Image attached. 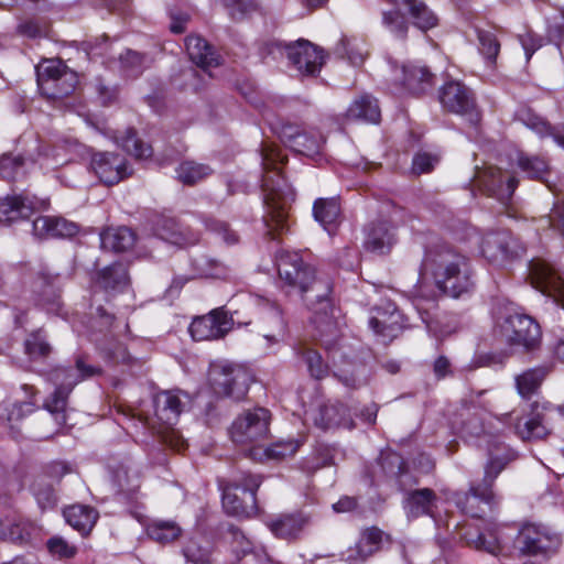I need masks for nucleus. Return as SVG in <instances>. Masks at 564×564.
<instances>
[{
	"label": "nucleus",
	"mask_w": 564,
	"mask_h": 564,
	"mask_svg": "<svg viewBox=\"0 0 564 564\" xmlns=\"http://www.w3.org/2000/svg\"><path fill=\"white\" fill-rule=\"evenodd\" d=\"M276 268L281 281L292 291H296L307 307L314 311L313 322L319 329L321 336L326 332L334 334L336 327L328 317L329 295L333 290L329 279L318 276L315 268L304 262L299 252L279 251Z\"/></svg>",
	"instance_id": "obj_1"
},
{
	"label": "nucleus",
	"mask_w": 564,
	"mask_h": 564,
	"mask_svg": "<svg viewBox=\"0 0 564 564\" xmlns=\"http://www.w3.org/2000/svg\"><path fill=\"white\" fill-rule=\"evenodd\" d=\"M285 160L286 158L278 147L267 142L262 143L263 175L261 186L267 208L263 220L268 227V232L272 236L274 231H282L288 228L289 208L293 202V195L285 191V181L280 171V165Z\"/></svg>",
	"instance_id": "obj_2"
},
{
	"label": "nucleus",
	"mask_w": 564,
	"mask_h": 564,
	"mask_svg": "<svg viewBox=\"0 0 564 564\" xmlns=\"http://www.w3.org/2000/svg\"><path fill=\"white\" fill-rule=\"evenodd\" d=\"M422 268L432 273L436 286L451 297H462L475 288L469 259L448 246L427 251Z\"/></svg>",
	"instance_id": "obj_3"
},
{
	"label": "nucleus",
	"mask_w": 564,
	"mask_h": 564,
	"mask_svg": "<svg viewBox=\"0 0 564 564\" xmlns=\"http://www.w3.org/2000/svg\"><path fill=\"white\" fill-rule=\"evenodd\" d=\"M517 458L516 453L499 442L490 443L489 459L485 465V475L479 484H471L468 491H457L452 496L456 507L470 517H480L479 502L490 508L499 505L500 498L494 492V485L502 470Z\"/></svg>",
	"instance_id": "obj_4"
},
{
	"label": "nucleus",
	"mask_w": 564,
	"mask_h": 564,
	"mask_svg": "<svg viewBox=\"0 0 564 564\" xmlns=\"http://www.w3.org/2000/svg\"><path fill=\"white\" fill-rule=\"evenodd\" d=\"M154 414L150 417L142 412L132 411L131 416H138L141 422L156 430L162 443L182 452L187 447L186 441L173 426L188 403V395L181 390H165L156 393L152 400Z\"/></svg>",
	"instance_id": "obj_5"
},
{
	"label": "nucleus",
	"mask_w": 564,
	"mask_h": 564,
	"mask_svg": "<svg viewBox=\"0 0 564 564\" xmlns=\"http://www.w3.org/2000/svg\"><path fill=\"white\" fill-rule=\"evenodd\" d=\"M99 372V368L87 365L83 358H77L74 366L57 367L52 370L50 379L56 389L45 400L44 408L54 416L58 425L66 424L67 398L73 388L82 380Z\"/></svg>",
	"instance_id": "obj_6"
},
{
	"label": "nucleus",
	"mask_w": 564,
	"mask_h": 564,
	"mask_svg": "<svg viewBox=\"0 0 564 564\" xmlns=\"http://www.w3.org/2000/svg\"><path fill=\"white\" fill-rule=\"evenodd\" d=\"M262 482L260 475L240 471L223 486V506L227 513L252 517L258 512L256 492Z\"/></svg>",
	"instance_id": "obj_7"
},
{
	"label": "nucleus",
	"mask_w": 564,
	"mask_h": 564,
	"mask_svg": "<svg viewBox=\"0 0 564 564\" xmlns=\"http://www.w3.org/2000/svg\"><path fill=\"white\" fill-rule=\"evenodd\" d=\"M208 380L216 394L239 401L246 397L252 378L245 367L221 361L210 365Z\"/></svg>",
	"instance_id": "obj_8"
},
{
	"label": "nucleus",
	"mask_w": 564,
	"mask_h": 564,
	"mask_svg": "<svg viewBox=\"0 0 564 564\" xmlns=\"http://www.w3.org/2000/svg\"><path fill=\"white\" fill-rule=\"evenodd\" d=\"M562 544L561 536L549 525L542 523H524L518 531L514 546L525 556L550 557Z\"/></svg>",
	"instance_id": "obj_9"
},
{
	"label": "nucleus",
	"mask_w": 564,
	"mask_h": 564,
	"mask_svg": "<svg viewBox=\"0 0 564 564\" xmlns=\"http://www.w3.org/2000/svg\"><path fill=\"white\" fill-rule=\"evenodd\" d=\"M438 100L445 111L463 117L471 126H477L481 120L476 95L463 82H446L438 90Z\"/></svg>",
	"instance_id": "obj_10"
},
{
	"label": "nucleus",
	"mask_w": 564,
	"mask_h": 564,
	"mask_svg": "<svg viewBox=\"0 0 564 564\" xmlns=\"http://www.w3.org/2000/svg\"><path fill=\"white\" fill-rule=\"evenodd\" d=\"M78 83L77 75L63 62L46 61L37 68V86L48 99H62L69 96Z\"/></svg>",
	"instance_id": "obj_11"
},
{
	"label": "nucleus",
	"mask_w": 564,
	"mask_h": 564,
	"mask_svg": "<svg viewBox=\"0 0 564 564\" xmlns=\"http://www.w3.org/2000/svg\"><path fill=\"white\" fill-rule=\"evenodd\" d=\"M271 413L265 408H254L245 411L231 424L229 434L236 444H259L265 441L270 433Z\"/></svg>",
	"instance_id": "obj_12"
},
{
	"label": "nucleus",
	"mask_w": 564,
	"mask_h": 564,
	"mask_svg": "<svg viewBox=\"0 0 564 564\" xmlns=\"http://www.w3.org/2000/svg\"><path fill=\"white\" fill-rule=\"evenodd\" d=\"M267 46L270 54L275 51L281 53L284 50L290 64L302 75L315 76L321 72L325 62L323 51L307 40L288 44L271 42Z\"/></svg>",
	"instance_id": "obj_13"
},
{
	"label": "nucleus",
	"mask_w": 564,
	"mask_h": 564,
	"mask_svg": "<svg viewBox=\"0 0 564 564\" xmlns=\"http://www.w3.org/2000/svg\"><path fill=\"white\" fill-rule=\"evenodd\" d=\"M523 252V246L509 230L490 231L482 238L481 253L495 265L502 267Z\"/></svg>",
	"instance_id": "obj_14"
},
{
	"label": "nucleus",
	"mask_w": 564,
	"mask_h": 564,
	"mask_svg": "<svg viewBox=\"0 0 564 564\" xmlns=\"http://www.w3.org/2000/svg\"><path fill=\"white\" fill-rule=\"evenodd\" d=\"M529 278L533 288L564 308V279L551 263L541 259L531 260Z\"/></svg>",
	"instance_id": "obj_15"
},
{
	"label": "nucleus",
	"mask_w": 564,
	"mask_h": 564,
	"mask_svg": "<svg viewBox=\"0 0 564 564\" xmlns=\"http://www.w3.org/2000/svg\"><path fill=\"white\" fill-rule=\"evenodd\" d=\"M475 183L488 196H492L501 203L511 199L518 181L509 172H502L499 167L488 166L477 169Z\"/></svg>",
	"instance_id": "obj_16"
},
{
	"label": "nucleus",
	"mask_w": 564,
	"mask_h": 564,
	"mask_svg": "<svg viewBox=\"0 0 564 564\" xmlns=\"http://www.w3.org/2000/svg\"><path fill=\"white\" fill-rule=\"evenodd\" d=\"M232 325V315H228L223 307H218L206 315L195 317L188 330L195 340H215L225 337Z\"/></svg>",
	"instance_id": "obj_17"
},
{
	"label": "nucleus",
	"mask_w": 564,
	"mask_h": 564,
	"mask_svg": "<svg viewBox=\"0 0 564 564\" xmlns=\"http://www.w3.org/2000/svg\"><path fill=\"white\" fill-rule=\"evenodd\" d=\"M505 332L511 345L522 346L525 350H533L541 343L539 324L524 314H512L506 318Z\"/></svg>",
	"instance_id": "obj_18"
},
{
	"label": "nucleus",
	"mask_w": 564,
	"mask_h": 564,
	"mask_svg": "<svg viewBox=\"0 0 564 564\" xmlns=\"http://www.w3.org/2000/svg\"><path fill=\"white\" fill-rule=\"evenodd\" d=\"M48 200L26 193L0 198V224L29 218L34 212L46 210Z\"/></svg>",
	"instance_id": "obj_19"
},
{
	"label": "nucleus",
	"mask_w": 564,
	"mask_h": 564,
	"mask_svg": "<svg viewBox=\"0 0 564 564\" xmlns=\"http://www.w3.org/2000/svg\"><path fill=\"white\" fill-rule=\"evenodd\" d=\"M281 141L294 152L314 156L318 154L323 145V137L316 130H303L293 123H283L279 131Z\"/></svg>",
	"instance_id": "obj_20"
},
{
	"label": "nucleus",
	"mask_w": 564,
	"mask_h": 564,
	"mask_svg": "<svg viewBox=\"0 0 564 564\" xmlns=\"http://www.w3.org/2000/svg\"><path fill=\"white\" fill-rule=\"evenodd\" d=\"M90 166L99 180L107 185H115L131 175L126 160L116 153H95Z\"/></svg>",
	"instance_id": "obj_21"
},
{
	"label": "nucleus",
	"mask_w": 564,
	"mask_h": 564,
	"mask_svg": "<svg viewBox=\"0 0 564 564\" xmlns=\"http://www.w3.org/2000/svg\"><path fill=\"white\" fill-rule=\"evenodd\" d=\"M501 529L502 525L495 522L488 523L482 532L467 525L459 531V538L470 547L497 555L502 551Z\"/></svg>",
	"instance_id": "obj_22"
},
{
	"label": "nucleus",
	"mask_w": 564,
	"mask_h": 564,
	"mask_svg": "<svg viewBox=\"0 0 564 564\" xmlns=\"http://www.w3.org/2000/svg\"><path fill=\"white\" fill-rule=\"evenodd\" d=\"M32 232L41 239L70 238L78 232V226L63 217L41 216L33 220Z\"/></svg>",
	"instance_id": "obj_23"
},
{
	"label": "nucleus",
	"mask_w": 564,
	"mask_h": 564,
	"mask_svg": "<svg viewBox=\"0 0 564 564\" xmlns=\"http://www.w3.org/2000/svg\"><path fill=\"white\" fill-rule=\"evenodd\" d=\"M438 497L430 488L409 490L403 500V508L409 519L422 516L433 517L437 507Z\"/></svg>",
	"instance_id": "obj_24"
},
{
	"label": "nucleus",
	"mask_w": 564,
	"mask_h": 564,
	"mask_svg": "<svg viewBox=\"0 0 564 564\" xmlns=\"http://www.w3.org/2000/svg\"><path fill=\"white\" fill-rule=\"evenodd\" d=\"M475 399L471 395L469 400L463 401V409L465 413H462L460 415L464 417L460 425V433L466 437H475L481 440L487 447V454L489 455V445L494 442H499L503 445H506L499 436L488 434L485 431L484 426V420L479 415L478 412L470 413V406H475Z\"/></svg>",
	"instance_id": "obj_25"
},
{
	"label": "nucleus",
	"mask_w": 564,
	"mask_h": 564,
	"mask_svg": "<svg viewBox=\"0 0 564 564\" xmlns=\"http://www.w3.org/2000/svg\"><path fill=\"white\" fill-rule=\"evenodd\" d=\"M382 535L383 532L375 527L365 530L355 546L349 547L343 554L345 561L348 564H364L380 549Z\"/></svg>",
	"instance_id": "obj_26"
},
{
	"label": "nucleus",
	"mask_w": 564,
	"mask_h": 564,
	"mask_svg": "<svg viewBox=\"0 0 564 564\" xmlns=\"http://www.w3.org/2000/svg\"><path fill=\"white\" fill-rule=\"evenodd\" d=\"M185 47L191 61L202 68L203 72H208L220 64V56L214 47L198 35L187 36Z\"/></svg>",
	"instance_id": "obj_27"
},
{
	"label": "nucleus",
	"mask_w": 564,
	"mask_h": 564,
	"mask_svg": "<svg viewBox=\"0 0 564 564\" xmlns=\"http://www.w3.org/2000/svg\"><path fill=\"white\" fill-rule=\"evenodd\" d=\"M155 235L159 239L180 247L198 241L197 234L181 226L174 218L167 217H162L156 221Z\"/></svg>",
	"instance_id": "obj_28"
},
{
	"label": "nucleus",
	"mask_w": 564,
	"mask_h": 564,
	"mask_svg": "<svg viewBox=\"0 0 564 564\" xmlns=\"http://www.w3.org/2000/svg\"><path fill=\"white\" fill-rule=\"evenodd\" d=\"M314 421L315 424L323 430L337 426H343L346 429L354 427V420L350 409L339 402L323 405Z\"/></svg>",
	"instance_id": "obj_29"
},
{
	"label": "nucleus",
	"mask_w": 564,
	"mask_h": 564,
	"mask_svg": "<svg viewBox=\"0 0 564 564\" xmlns=\"http://www.w3.org/2000/svg\"><path fill=\"white\" fill-rule=\"evenodd\" d=\"M403 85L413 95L427 93L434 86L435 76L426 66L408 64L402 66Z\"/></svg>",
	"instance_id": "obj_30"
},
{
	"label": "nucleus",
	"mask_w": 564,
	"mask_h": 564,
	"mask_svg": "<svg viewBox=\"0 0 564 564\" xmlns=\"http://www.w3.org/2000/svg\"><path fill=\"white\" fill-rule=\"evenodd\" d=\"M380 464L386 474L397 477L401 491L408 494L409 490H412L411 487L417 484L416 478L409 473L404 459L398 453L381 454Z\"/></svg>",
	"instance_id": "obj_31"
},
{
	"label": "nucleus",
	"mask_w": 564,
	"mask_h": 564,
	"mask_svg": "<svg viewBox=\"0 0 564 564\" xmlns=\"http://www.w3.org/2000/svg\"><path fill=\"white\" fill-rule=\"evenodd\" d=\"M395 241L394 228L387 221H378L371 225L365 246L372 252L384 254L391 250Z\"/></svg>",
	"instance_id": "obj_32"
},
{
	"label": "nucleus",
	"mask_w": 564,
	"mask_h": 564,
	"mask_svg": "<svg viewBox=\"0 0 564 564\" xmlns=\"http://www.w3.org/2000/svg\"><path fill=\"white\" fill-rule=\"evenodd\" d=\"M307 522L308 519L302 512L285 513L270 520L268 527L280 539H296Z\"/></svg>",
	"instance_id": "obj_33"
},
{
	"label": "nucleus",
	"mask_w": 564,
	"mask_h": 564,
	"mask_svg": "<svg viewBox=\"0 0 564 564\" xmlns=\"http://www.w3.org/2000/svg\"><path fill=\"white\" fill-rule=\"evenodd\" d=\"M35 527L29 520L20 517L7 518L0 520V539L18 544H24L31 541Z\"/></svg>",
	"instance_id": "obj_34"
},
{
	"label": "nucleus",
	"mask_w": 564,
	"mask_h": 564,
	"mask_svg": "<svg viewBox=\"0 0 564 564\" xmlns=\"http://www.w3.org/2000/svg\"><path fill=\"white\" fill-rule=\"evenodd\" d=\"M518 118L525 127L541 138L552 137L558 145L564 148V123L552 127L549 122L529 110L520 111Z\"/></svg>",
	"instance_id": "obj_35"
},
{
	"label": "nucleus",
	"mask_w": 564,
	"mask_h": 564,
	"mask_svg": "<svg viewBox=\"0 0 564 564\" xmlns=\"http://www.w3.org/2000/svg\"><path fill=\"white\" fill-rule=\"evenodd\" d=\"M134 232L128 227L108 228L100 234V246L104 250L124 252L133 247Z\"/></svg>",
	"instance_id": "obj_36"
},
{
	"label": "nucleus",
	"mask_w": 564,
	"mask_h": 564,
	"mask_svg": "<svg viewBox=\"0 0 564 564\" xmlns=\"http://www.w3.org/2000/svg\"><path fill=\"white\" fill-rule=\"evenodd\" d=\"M64 518L70 527L86 535L94 528L98 513L91 507L74 505L64 510Z\"/></svg>",
	"instance_id": "obj_37"
},
{
	"label": "nucleus",
	"mask_w": 564,
	"mask_h": 564,
	"mask_svg": "<svg viewBox=\"0 0 564 564\" xmlns=\"http://www.w3.org/2000/svg\"><path fill=\"white\" fill-rule=\"evenodd\" d=\"M397 7H405L409 10L414 25L422 30L427 31L437 25V17L420 0H389Z\"/></svg>",
	"instance_id": "obj_38"
},
{
	"label": "nucleus",
	"mask_w": 564,
	"mask_h": 564,
	"mask_svg": "<svg viewBox=\"0 0 564 564\" xmlns=\"http://www.w3.org/2000/svg\"><path fill=\"white\" fill-rule=\"evenodd\" d=\"M346 116L348 119L377 123L381 112L377 99L370 95H362L349 106Z\"/></svg>",
	"instance_id": "obj_39"
},
{
	"label": "nucleus",
	"mask_w": 564,
	"mask_h": 564,
	"mask_svg": "<svg viewBox=\"0 0 564 564\" xmlns=\"http://www.w3.org/2000/svg\"><path fill=\"white\" fill-rule=\"evenodd\" d=\"M263 322L265 324L263 338L269 345L279 343L285 335L286 323L278 304H269V308L263 316Z\"/></svg>",
	"instance_id": "obj_40"
},
{
	"label": "nucleus",
	"mask_w": 564,
	"mask_h": 564,
	"mask_svg": "<svg viewBox=\"0 0 564 564\" xmlns=\"http://www.w3.org/2000/svg\"><path fill=\"white\" fill-rule=\"evenodd\" d=\"M313 215L328 234H333L340 216V206L334 198H318L314 203Z\"/></svg>",
	"instance_id": "obj_41"
},
{
	"label": "nucleus",
	"mask_w": 564,
	"mask_h": 564,
	"mask_svg": "<svg viewBox=\"0 0 564 564\" xmlns=\"http://www.w3.org/2000/svg\"><path fill=\"white\" fill-rule=\"evenodd\" d=\"M128 269L123 263L115 262L98 273L97 283L105 290L122 291L129 285Z\"/></svg>",
	"instance_id": "obj_42"
},
{
	"label": "nucleus",
	"mask_w": 564,
	"mask_h": 564,
	"mask_svg": "<svg viewBox=\"0 0 564 564\" xmlns=\"http://www.w3.org/2000/svg\"><path fill=\"white\" fill-rule=\"evenodd\" d=\"M401 314L392 307L390 314L388 311L378 310V314L369 319V326L371 329L384 338H393L398 332L402 328L400 323Z\"/></svg>",
	"instance_id": "obj_43"
},
{
	"label": "nucleus",
	"mask_w": 564,
	"mask_h": 564,
	"mask_svg": "<svg viewBox=\"0 0 564 564\" xmlns=\"http://www.w3.org/2000/svg\"><path fill=\"white\" fill-rule=\"evenodd\" d=\"M187 563L213 564V546L209 541L202 536L191 538L182 549Z\"/></svg>",
	"instance_id": "obj_44"
},
{
	"label": "nucleus",
	"mask_w": 564,
	"mask_h": 564,
	"mask_svg": "<svg viewBox=\"0 0 564 564\" xmlns=\"http://www.w3.org/2000/svg\"><path fill=\"white\" fill-rule=\"evenodd\" d=\"M214 170L204 163L183 161L176 169L177 180L184 185H195L213 174Z\"/></svg>",
	"instance_id": "obj_45"
},
{
	"label": "nucleus",
	"mask_w": 564,
	"mask_h": 564,
	"mask_svg": "<svg viewBox=\"0 0 564 564\" xmlns=\"http://www.w3.org/2000/svg\"><path fill=\"white\" fill-rule=\"evenodd\" d=\"M518 166L528 177L549 184L546 176L550 174L547 162L540 156H530L521 153L518 156ZM550 187V185H547Z\"/></svg>",
	"instance_id": "obj_46"
},
{
	"label": "nucleus",
	"mask_w": 564,
	"mask_h": 564,
	"mask_svg": "<svg viewBox=\"0 0 564 564\" xmlns=\"http://www.w3.org/2000/svg\"><path fill=\"white\" fill-rule=\"evenodd\" d=\"M118 68L127 77H137L142 74L147 67V56L127 48L118 57Z\"/></svg>",
	"instance_id": "obj_47"
},
{
	"label": "nucleus",
	"mask_w": 564,
	"mask_h": 564,
	"mask_svg": "<svg viewBox=\"0 0 564 564\" xmlns=\"http://www.w3.org/2000/svg\"><path fill=\"white\" fill-rule=\"evenodd\" d=\"M148 535L160 544H167L180 538L182 530L172 521H154L147 529Z\"/></svg>",
	"instance_id": "obj_48"
},
{
	"label": "nucleus",
	"mask_w": 564,
	"mask_h": 564,
	"mask_svg": "<svg viewBox=\"0 0 564 564\" xmlns=\"http://www.w3.org/2000/svg\"><path fill=\"white\" fill-rule=\"evenodd\" d=\"M516 433L523 441L541 440L549 434L544 424V416L541 413L534 414L523 423L516 425Z\"/></svg>",
	"instance_id": "obj_49"
},
{
	"label": "nucleus",
	"mask_w": 564,
	"mask_h": 564,
	"mask_svg": "<svg viewBox=\"0 0 564 564\" xmlns=\"http://www.w3.org/2000/svg\"><path fill=\"white\" fill-rule=\"evenodd\" d=\"M545 377L543 368L529 369L516 378L518 392L523 398H529L540 387Z\"/></svg>",
	"instance_id": "obj_50"
},
{
	"label": "nucleus",
	"mask_w": 564,
	"mask_h": 564,
	"mask_svg": "<svg viewBox=\"0 0 564 564\" xmlns=\"http://www.w3.org/2000/svg\"><path fill=\"white\" fill-rule=\"evenodd\" d=\"M120 145L129 154L135 159H148L152 155V147L144 143L137 137L134 129H128L126 134L120 139Z\"/></svg>",
	"instance_id": "obj_51"
},
{
	"label": "nucleus",
	"mask_w": 564,
	"mask_h": 564,
	"mask_svg": "<svg viewBox=\"0 0 564 564\" xmlns=\"http://www.w3.org/2000/svg\"><path fill=\"white\" fill-rule=\"evenodd\" d=\"M476 33L480 54L488 63L494 64L500 51V43L497 40V36L491 31L482 29H476Z\"/></svg>",
	"instance_id": "obj_52"
},
{
	"label": "nucleus",
	"mask_w": 564,
	"mask_h": 564,
	"mask_svg": "<svg viewBox=\"0 0 564 564\" xmlns=\"http://www.w3.org/2000/svg\"><path fill=\"white\" fill-rule=\"evenodd\" d=\"M25 352L32 358L46 357L52 348L41 329L32 333L25 340Z\"/></svg>",
	"instance_id": "obj_53"
},
{
	"label": "nucleus",
	"mask_w": 564,
	"mask_h": 564,
	"mask_svg": "<svg viewBox=\"0 0 564 564\" xmlns=\"http://www.w3.org/2000/svg\"><path fill=\"white\" fill-rule=\"evenodd\" d=\"M46 547L50 554L58 560H69L77 554V547L58 535L48 539Z\"/></svg>",
	"instance_id": "obj_54"
},
{
	"label": "nucleus",
	"mask_w": 564,
	"mask_h": 564,
	"mask_svg": "<svg viewBox=\"0 0 564 564\" xmlns=\"http://www.w3.org/2000/svg\"><path fill=\"white\" fill-rule=\"evenodd\" d=\"M302 358L306 362L311 376L315 379H322L327 375L328 366L316 350L305 348L302 351Z\"/></svg>",
	"instance_id": "obj_55"
},
{
	"label": "nucleus",
	"mask_w": 564,
	"mask_h": 564,
	"mask_svg": "<svg viewBox=\"0 0 564 564\" xmlns=\"http://www.w3.org/2000/svg\"><path fill=\"white\" fill-rule=\"evenodd\" d=\"M58 274H51L48 272L40 273L36 285L42 288L43 301L47 304L54 305L58 297L56 282L58 281Z\"/></svg>",
	"instance_id": "obj_56"
},
{
	"label": "nucleus",
	"mask_w": 564,
	"mask_h": 564,
	"mask_svg": "<svg viewBox=\"0 0 564 564\" xmlns=\"http://www.w3.org/2000/svg\"><path fill=\"white\" fill-rule=\"evenodd\" d=\"M224 6L235 21L243 20L257 8L253 0H224Z\"/></svg>",
	"instance_id": "obj_57"
},
{
	"label": "nucleus",
	"mask_w": 564,
	"mask_h": 564,
	"mask_svg": "<svg viewBox=\"0 0 564 564\" xmlns=\"http://www.w3.org/2000/svg\"><path fill=\"white\" fill-rule=\"evenodd\" d=\"M382 22L397 37H405L409 25L405 21L404 15L401 14L399 11L383 12Z\"/></svg>",
	"instance_id": "obj_58"
},
{
	"label": "nucleus",
	"mask_w": 564,
	"mask_h": 564,
	"mask_svg": "<svg viewBox=\"0 0 564 564\" xmlns=\"http://www.w3.org/2000/svg\"><path fill=\"white\" fill-rule=\"evenodd\" d=\"M33 495L42 509L52 508L56 503V495L53 486L44 481H35L33 487Z\"/></svg>",
	"instance_id": "obj_59"
},
{
	"label": "nucleus",
	"mask_w": 564,
	"mask_h": 564,
	"mask_svg": "<svg viewBox=\"0 0 564 564\" xmlns=\"http://www.w3.org/2000/svg\"><path fill=\"white\" fill-rule=\"evenodd\" d=\"M206 228L219 236L227 245H235L239 241V236L230 229L229 225L218 219H207Z\"/></svg>",
	"instance_id": "obj_60"
},
{
	"label": "nucleus",
	"mask_w": 564,
	"mask_h": 564,
	"mask_svg": "<svg viewBox=\"0 0 564 564\" xmlns=\"http://www.w3.org/2000/svg\"><path fill=\"white\" fill-rule=\"evenodd\" d=\"M438 162V155L429 152H419L414 155L412 161V173L415 175L430 173Z\"/></svg>",
	"instance_id": "obj_61"
},
{
	"label": "nucleus",
	"mask_w": 564,
	"mask_h": 564,
	"mask_svg": "<svg viewBox=\"0 0 564 564\" xmlns=\"http://www.w3.org/2000/svg\"><path fill=\"white\" fill-rule=\"evenodd\" d=\"M299 447L300 443L296 441H281L267 448L265 454L269 458L281 459L294 455Z\"/></svg>",
	"instance_id": "obj_62"
},
{
	"label": "nucleus",
	"mask_w": 564,
	"mask_h": 564,
	"mask_svg": "<svg viewBox=\"0 0 564 564\" xmlns=\"http://www.w3.org/2000/svg\"><path fill=\"white\" fill-rule=\"evenodd\" d=\"M519 40L528 61L532 57L533 53L543 45V39L531 31L520 34Z\"/></svg>",
	"instance_id": "obj_63"
},
{
	"label": "nucleus",
	"mask_w": 564,
	"mask_h": 564,
	"mask_svg": "<svg viewBox=\"0 0 564 564\" xmlns=\"http://www.w3.org/2000/svg\"><path fill=\"white\" fill-rule=\"evenodd\" d=\"M230 533L232 535V550L237 555H247L252 550L251 542L246 538L243 532L239 529L231 528Z\"/></svg>",
	"instance_id": "obj_64"
}]
</instances>
